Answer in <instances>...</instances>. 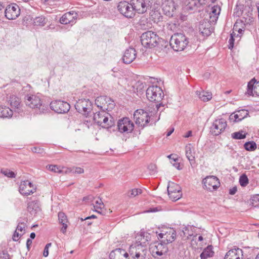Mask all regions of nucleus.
<instances>
[{
	"mask_svg": "<svg viewBox=\"0 0 259 259\" xmlns=\"http://www.w3.org/2000/svg\"><path fill=\"white\" fill-rule=\"evenodd\" d=\"M93 119L98 125L104 128H109L115 124L113 117L104 110L95 113Z\"/></svg>",
	"mask_w": 259,
	"mask_h": 259,
	"instance_id": "obj_1",
	"label": "nucleus"
},
{
	"mask_svg": "<svg viewBox=\"0 0 259 259\" xmlns=\"http://www.w3.org/2000/svg\"><path fill=\"white\" fill-rule=\"evenodd\" d=\"M26 104L31 108L36 110L37 114L45 113L48 109L47 106L42 104V101L39 97L34 95H27L25 98Z\"/></svg>",
	"mask_w": 259,
	"mask_h": 259,
	"instance_id": "obj_2",
	"label": "nucleus"
},
{
	"mask_svg": "<svg viewBox=\"0 0 259 259\" xmlns=\"http://www.w3.org/2000/svg\"><path fill=\"white\" fill-rule=\"evenodd\" d=\"M134 118L136 124L142 127L146 126L150 121H151V122H156L159 119V117L157 120L155 119L154 115L152 114L150 115L147 112L143 109L137 110L134 112Z\"/></svg>",
	"mask_w": 259,
	"mask_h": 259,
	"instance_id": "obj_3",
	"label": "nucleus"
},
{
	"mask_svg": "<svg viewBox=\"0 0 259 259\" xmlns=\"http://www.w3.org/2000/svg\"><path fill=\"white\" fill-rule=\"evenodd\" d=\"M169 43L173 50L178 52L183 51L187 46L189 41L184 34L178 33L171 36Z\"/></svg>",
	"mask_w": 259,
	"mask_h": 259,
	"instance_id": "obj_4",
	"label": "nucleus"
},
{
	"mask_svg": "<svg viewBox=\"0 0 259 259\" xmlns=\"http://www.w3.org/2000/svg\"><path fill=\"white\" fill-rule=\"evenodd\" d=\"M159 39L157 34L152 31H147L141 36L142 46L146 48H152L156 47Z\"/></svg>",
	"mask_w": 259,
	"mask_h": 259,
	"instance_id": "obj_5",
	"label": "nucleus"
},
{
	"mask_svg": "<svg viewBox=\"0 0 259 259\" xmlns=\"http://www.w3.org/2000/svg\"><path fill=\"white\" fill-rule=\"evenodd\" d=\"M128 251L130 255L135 259H144L147 252V247L135 242L130 246Z\"/></svg>",
	"mask_w": 259,
	"mask_h": 259,
	"instance_id": "obj_6",
	"label": "nucleus"
},
{
	"mask_svg": "<svg viewBox=\"0 0 259 259\" xmlns=\"http://www.w3.org/2000/svg\"><path fill=\"white\" fill-rule=\"evenodd\" d=\"M146 97L151 102H159L164 97L163 91L157 85H151L146 90Z\"/></svg>",
	"mask_w": 259,
	"mask_h": 259,
	"instance_id": "obj_7",
	"label": "nucleus"
},
{
	"mask_svg": "<svg viewBox=\"0 0 259 259\" xmlns=\"http://www.w3.org/2000/svg\"><path fill=\"white\" fill-rule=\"evenodd\" d=\"M117 9L120 13L126 18H132L135 16L132 3L126 1L119 2L117 6Z\"/></svg>",
	"mask_w": 259,
	"mask_h": 259,
	"instance_id": "obj_8",
	"label": "nucleus"
},
{
	"mask_svg": "<svg viewBox=\"0 0 259 259\" xmlns=\"http://www.w3.org/2000/svg\"><path fill=\"white\" fill-rule=\"evenodd\" d=\"M76 110L84 115H88L92 109V104L89 99H79L75 104Z\"/></svg>",
	"mask_w": 259,
	"mask_h": 259,
	"instance_id": "obj_9",
	"label": "nucleus"
},
{
	"mask_svg": "<svg viewBox=\"0 0 259 259\" xmlns=\"http://www.w3.org/2000/svg\"><path fill=\"white\" fill-rule=\"evenodd\" d=\"M167 192L169 198L174 201L179 200L182 196L181 187L174 182L168 183Z\"/></svg>",
	"mask_w": 259,
	"mask_h": 259,
	"instance_id": "obj_10",
	"label": "nucleus"
},
{
	"mask_svg": "<svg viewBox=\"0 0 259 259\" xmlns=\"http://www.w3.org/2000/svg\"><path fill=\"white\" fill-rule=\"evenodd\" d=\"M50 108L58 113H65L69 111L70 106L69 103L61 100H56L51 102Z\"/></svg>",
	"mask_w": 259,
	"mask_h": 259,
	"instance_id": "obj_11",
	"label": "nucleus"
},
{
	"mask_svg": "<svg viewBox=\"0 0 259 259\" xmlns=\"http://www.w3.org/2000/svg\"><path fill=\"white\" fill-rule=\"evenodd\" d=\"M118 131L121 133H130L134 130V123L128 117H123L117 122Z\"/></svg>",
	"mask_w": 259,
	"mask_h": 259,
	"instance_id": "obj_12",
	"label": "nucleus"
},
{
	"mask_svg": "<svg viewBox=\"0 0 259 259\" xmlns=\"http://www.w3.org/2000/svg\"><path fill=\"white\" fill-rule=\"evenodd\" d=\"M227 126V121L225 119H217L210 127V132L214 136H218L225 131Z\"/></svg>",
	"mask_w": 259,
	"mask_h": 259,
	"instance_id": "obj_13",
	"label": "nucleus"
},
{
	"mask_svg": "<svg viewBox=\"0 0 259 259\" xmlns=\"http://www.w3.org/2000/svg\"><path fill=\"white\" fill-rule=\"evenodd\" d=\"M150 249L153 256L154 257L161 256L166 253L168 251L166 245L161 242H155L152 244Z\"/></svg>",
	"mask_w": 259,
	"mask_h": 259,
	"instance_id": "obj_14",
	"label": "nucleus"
},
{
	"mask_svg": "<svg viewBox=\"0 0 259 259\" xmlns=\"http://www.w3.org/2000/svg\"><path fill=\"white\" fill-rule=\"evenodd\" d=\"M177 233L172 229H169L166 232L159 233L157 237L160 241L167 245L172 242L176 239Z\"/></svg>",
	"mask_w": 259,
	"mask_h": 259,
	"instance_id": "obj_15",
	"label": "nucleus"
},
{
	"mask_svg": "<svg viewBox=\"0 0 259 259\" xmlns=\"http://www.w3.org/2000/svg\"><path fill=\"white\" fill-rule=\"evenodd\" d=\"M95 103L98 107L104 110L109 108H112L114 106V101L110 98L105 96L97 97L95 100Z\"/></svg>",
	"mask_w": 259,
	"mask_h": 259,
	"instance_id": "obj_16",
	"label": "nucleus"
},
{
	"mask_svg": "<svg viewBox=\"0 0 259 259\" xmlns=\"http://www.w3.org/2000/svg\"><path fill=\"white\" fill-rule=\"evenodd\" d=\"M204 186L209 191L217 189L220 185L218 178L213 176L206 177L202 181Z\"/></svg>",
	"mask_w": 259,
	"mask_h": 259,
	"instance_id": "obj_17",
	"label": "nucleus"
},
{
	"mask_svg": "<svg viewBox=\"0 0 259 259\" xmlns=\"http://www.w3.org/2000/svg\"><path fill=\"white\" fill-rule=\"evenodd\" d=\"M19 191L23 195L28 196L34 193L36 191V188L31 182L28 180H26L21 182Z\"/></svg>",
	"mask_w": 259,
	"mask_h": 259,
	"instance_id": "obj_18",
	"label": "nucleus"
},
{
	"mask_svg": "<svg viewBox=\"0 0 259 259\" xmlns=\"http://www.w3.org/2000/svg\"><path fill=\"white\" fill-rule=\"evenodd\" d=\"M5 17L9 20L16 19L20 14V10L18 5H8L5 11Z\"/></svg>",
	"mask_w": 259,
	"mask_h": 259,
	"instance_id": "obj_19",
	"label": "nucleus"
},
{
	"mask_svg": "<svg viewBox=\"0 0 259 259\" xmlns=\"http://www.w3.org/2000/svg\"><path fill=\"white\" fill-rule=\"evenodd\" d=\"M163 12L165 15L172 17L176 10V5L172 0H165L161 5Z\"/></svg>",
	"mask_w": 259,
	"mask_h": 259,
	"instance_id": "obj_20",
	"label": "nucleus"
},
{
	"mask_svg": "<svg viewBox=\"0 0 259 259\" xmlns=\"http://www.w3.org/2000/svg\"><path fill=\"white\" fill-rule=\"evenodd\" d=\"M9 102L13 112L19 114L23 112V105L21 104V101L19 98L15 95H12L10 97Z\"/></svg>",
	"mask_w": 259,
	"mask_h": 259,
	"instance_id": "obj_21",
	"label": "nucleus"
},
{
	"mask_svg": "<svg viewBox=\"0 0 259 259\" xmlns=\"http://www.w3.org/2000/svg\"><path fill=\"white\" fill-rule=\"evenodd\" d=\"M135 14H144L147 11V6L145 0H131Z\"/></svg>",
	"mask_w": 259,
	"mask_h": 259,
	"instance_id": "obj_22",
	"label": "nucleus"
},
{
	"mask_svg": "<svg viewBox=\"0 0 259 259\" xmlns=\"http://www.w3.org/2000/svg\"><path fill=\"white\" fill-rule=\"evenodd\" d=\"M198 29L200 33L206 36L210 35L213 30L210 23L205 19L200 21Z\"/></svg>",
	"mask_w": 259,
	"mask_h": 259,
	"instance_id": "obj_23",
	"label": "nucleus"
},
{
	"mask_svg": "<svg viewBox=\"0 0 259 259\" xmlns=\"http://www.w3.org/2000/svg\"><path fill=\"white\" fill-rule=\"evenodd\" d=\"M137 53L135 49L133 48H129L124 52L122 57V60L125 64L131 63L136 58Z\"/></svg>",
	"mask_w": 259,
	"mask_h": 259,
	"instance_id": "obj_24",
	"label": "nucleus"
},
{
	"mask_svg": "<svg viewBox=\"0 0 259 259\" xmlns=\"http://www.w3.org/2000/svg\"><path fill=\"white\" fill-rule=\"evenodd\" d=\"M110 259H129L128 253L124 249L116 248L110 253Z\"/></svg>",
	"mask_w": 259,
	"mask_h": 259,
	"instance_id": "obj_25",
	"label": "nucleus"
},
{
	"mask_svg": "<svg viewBox=\"0 0 259 259\" xmlns=\"http://www.w3.org/2000/svg\"><path fill=\"white\" fill-rule=\"evenodd\" d=\"M243 251L238 247H235L228 251L224 259H242Z\"/></svg>",
	"mask_w": 259,
	"mask_h": 259,
	"instance_id": "obj_26",
	"label": "nucleus"
},
{
	"mask_svg": "<svg viewBox=\"0 0 259 259\" xmlns=\"http://www.w3.org/2000/svg\"><path fill=\"white\" fill-rule=\"evenodd\" d=\"M136 243L147 247L148 241L150 240V234L147 232H141L136 237Z\"/></svg>",
	"mask_w": 259,
	"mask_h": 259,
	"instance_id": "obj_27",
	"label": "nucleus"
},
{
	"mask_svg": "<svg viewBox=\"0 0 259 259\" xmlns=\"http://www.w3.org/2000/svg\"><path fill=\"white\" fill-rule=\"evenodd\" d=\"M74 12H69L64 14L60 19V22L63 24H67L73 22V20L77 17V14L75 13L73 16Z\"/></svg>",
	"mask_w": 259,
	"mask_h": 259,
	"instance_id": "obj_28",
	"label": "nucleus"
},
{
	"mask_svg": "<svg viewBox=\"0 0 259 259\" xmlns=\"http://www.w3.org/2000/svg\"><path fill=\"white\" fill-rule=\"evenodd\" d=\"M59 223L60 224L62 225L61 231L63 233H65L66 232L68 225V219L66 215L63 212H59L58 214Z\"/></svg>",
	"mask_w": 259,
	"mask_h": 259,
	"instance_id": "obj_29",
	"label": "nucleus"
},
{
	"mask_svg": "<svg viewBox=\"0 0 259 259\" xmlns=\"http://www.w3.org/2000/svg\"><path fill=\"white\" fill-rule=\"evenodd\" d=\"M27 210L32 215H35L40 211L38 201H32L29 202L28 203Z\"/></svg>",
	"mask_w": 259,
	"mask_h": 259,
	"instance_id": "obj_30",
	"label": "nucleus"
},
{
	"mask_svg": "<svg viewBox=\"0 0 259 259\" xmlns=\"http://www.w3.org/2000/svg\"><path fill=\"white\" fill-rule=\"evenodd\" d=\"M13 110L6 106H0V117L10 118L12 116Z\"/></svg>",
	"mask_w": 259,
	"mask_h": 259,
	"instance_id": "obj_31",
	"label": "nucleus"
},
{
	"mask_svg": "<svg viewBox=\"0 0 259 259\" xmlns=\"http://www.w3.org/2000/svg\"><path fill=\"white\" fill-rule=\"evenodd\" d=\"M196 94L198 96L199 98L203 102L209 101L212 98V94L210 92L202 91H197Z\"/></svg>",
	"mask_w": 259,
	"mask_h": 259,
	"instance_id": "obj_32",
	"label": "nucleus"
},
{
	"mask_svg": "<svg viewBox=\"0 0 259 259\" xmlns=\"http://www.w3.org/2000/svg\"><path fill=\"white\" fill-rule=\"evenodd\" d=\"M186 156L191 163L194 162L195 156L193 147L191 144L187 145L185 147Z\"/></svg>",
	"mask_w": 259,
	"mask_h": 259,
	"instance_id": "obj_33",
	"label": "nucleus"
},
{
	"mask_svg": "<svg viewBox=\"0 0 259 259\" xmlns=\"http://www.w3.org/2000/svg\"><path fill=\"white\" fill-rule=\"evenodd\" d=\"M195 230V227L193 226L188 225L185 227L183 229L184 236L186 237L187 239H190V237L194 235Z\"/></svg>",
	"mask_w": 259,
	"mask_h": 259,
	"instance_id": "obj_34",
	"label": "nucleus"
},
{
	"mask_svg": "<svg viewBox=\"0 0 259 259\" xmlns=\"http://www.w3.org/2000/svg\"><path fill=\"white\" fill-rule=\"evenodd\" d=\"M213 253L212 246L211 245L208 246L201 253L200 257L201 259H206L208 257L212 256Z\"/></svg>",
	"mask_w": 259,
	"mask_h": 259,
	"instance_id": "obj_35",
	"label": "nucleus"
},
{
	"mask_svg": "<svg viewBox=\"0 0 259 259\" xmlns=\"http://www.w3.org/2000/svg\"><path fill=\"white\" fill-rule=\"evenodd\" d=\"M247 115L248 112L247 110H241L238 111L234 116L235 120L237 122L241 121L242 119L246 117Z\"/></svg>",
	"mask_w": 259,
	"mask_h": 259,
	"instance_id": "obj_36",
	"label": "nucleus"
},
{
	"mask_svg": "<svg viewBox=\"0 0 259 259\" xmlns=\"http://www.w3.org/2000/svg\"><path fill=\"white\" fill-rule=\"evenodd\" d=\"M47 20L44 16H41L35 17L33 20V25L35 26H44L47 23Z\"/></svg>",
	"mask_w": 259,
	"mask_h": 259,
	"instance_id": "obj_37",
	"label": "nucleus"
},
{
	"mask_svg": "<svg viewBox=\"0 0 259 259\" xmlns=\"http://www.w3.org/2000/svg\"><path fill=\"white\" fill-rule=\"evenodd\" d=\"M235 38H239V39H238V40H239L241 38V35H239V34L236 35V33L234 31H233V32L231 33L230 34V38H229V41H228V42H229L228 48L229 49L232 50L233 49V48L234 46V41H235Z\"/></svg>",
	"mask_w": 259,
	"mask_h": 259,
	"instance_id": "obj_38",
	"label": "nucleus"
},
{
	"mask_svg": "<svg viewBox=\"0 0 259 259\" xmlns=\"http://www.w3.org/2000/svg\"><path fill=\"white\" fill-rule=\"evenodd\" d=\"M244 147L247 151H254L256 149V144L253 141H250L246 142L244 144Z\"/></svg>",
	"mask_w": 259,
	"mask_h": 259,
	"instance_id": "obj_39",
	"label": "nucleus"
},
{
	"mask_svg": "<svg viewBox=\"0 0 259 259\" xmlns=\"http://www.w3.org/2000/svg\"><path fill=\"white\" fill-rule=\"evenodd\" d=\"M246 133L243 131L235 132L231 134V137L234 139H243L246 138Z\"/></svg>",
	"mask_w": 259,
	"mask_h": 259,
	"instance_id": "obj_40",
	"label": "nucleus"
},
{
	"mask_svg": "<svg viewBox=\"0 0 259 259\" xmlns=\"http://www.w3.org/2000/svg\"><path fill=\"white\" fill-rule=\"evenodd\" d=\"M257 81L255 79V78H252L250 81H249L247 84V93L249 95H252V91L254 87V84L255 83L256 84V82Z\"/></svg>",
	"mask_w": 259,
	"mask_h": 259,
	"instance_id": "obj_41",
	"label": "nucleus"
},
{
	"mask_svg": "<svg viewBox=\"0 0 259 259\" xmlns=\"http://www.w3.org/2000/svg\"><path fill=\"white\" fill-rule=\"evenodd\" d=\"M144 83L140 81H138L134 85V88L136 89L137 93H143L144 90Z\"/></svg>",
	"mask_w": 259,
	"mask_h": 259,
	"instance_id": "obj_42",
	"label": "nucleus"
},
{
	"mask_svg": "<svg viewBox=\"0 0 259 259\" xmlns=\"http://www.w3.org/2000/svg\"><path fill=\"white\" fill-rule=\"evenodd\" d=\"M248 179L245 174L242 175L239 178V183L242 187H245L248 184Z\"/></svg>",
	"mask_w": 259,
	"mask_h": 259,
	"instance_id": "obj_43",
	"label": "nucleus"
},
{
	"mask_svg": "<svg viewBox=\"0 0 259 259\" xmlns=\"http://www.w3.org/2000/svg\"><path fill=\"white\" fill-rule=\"evenodd\" d=\"M1 172L4 174L5 176L9 177V178H15L16 175L15 174V173L12 171H11L9 169H2L1 170Z\"/></svg>",
	"mask_w": 259,
	"mask_h": 259,
	"instance_id": "obj_44",
	"label": "nucleus"
},
{
	"mask_svg": "<svg viewBox=\"0 0 259 259\" xmlns=\"http://www.w3.org/2000/svg\"><path fill=\"white\" fill-rule=\"evenodd\" d=\"M47 167L49 170L55 172L60 173L62 171L60 167L56 165H49Z\"/></svg>",
	"mask_w": 259,
	"mask_h": 259,
	"instance_id": "obj_45",
	"label": "nucleus"
},
{
	"mask_svg": "<svg viewBox=\"0 0 259 259\" xmlns=\"http://www.w3.org/2000/svg\"><path fill=\"white\" fill-rule=\"evenodd\" d=\"M251 202L253 206H259V194L254 195L251 199Z\"/></svg>",
	"mask_w": 259,
	"mask_h": 259,
	"instance_id": "obj_46",
	"label": "nucleus"
},
{
	"mask_svg": "<svg viewBox=\"0 0 259 259\" xmlns=\"http://www.w3.org/2000/svg\"><path fill=\"white\" fill-rule=\"evenodd\" d=\"M221 12V8L218 5H215L211 8V11L210 14L219 16Z\"/></svg>",
	"mask_w": 259,
	"mask_h": 259,
	"instance_id": "obj_47",
	"label": "nucleus"
},
{
	"mask_svg": "<svg viewBox=\"0 0 259 259\" xmlns=\"http://www.w3.org/2000/svg\"><path fill=\"white\" fill-rule=\"evenodd\" d=\"M219 16H215V15L214 14H209V19L207 22H209L210 23V25L212 26V25H214L217 21L218 19Z\"/></svg>",
	"mask_w": 259,
	"mask_h": 259,
	"instance_id": "obj_48",
	"label": "nucleus"
},
{
	"mask_svg": "<svg viewBox=\"0 0 259 259\" xmlns=\"http://www.w3.org/2000/svg\"><path fill=\"white\" fill-rule=\"evenodd\" d=\"M142 190L140 189H133L130 192V197H135L139 194H141Z\"/></svg>",
	"mask_w": 259,
	"mask_h": 259,
	"instance_id": "obj_49",
	"label": "nucleus"
},
{
	"mask_svg": "<svg viewBox=\"0 0 259 259\" xmlns=\"http://www.w3.org/2000/svg\"><path fill=\"white\" fill-rule=\"evenodd\" d=\"M104 207V205L101 199L96 201V204L94 205V208H103Z\"/></svg>",
	"mask_w": 259,
	"mask_h": 259,
	"instance_id": "obj_50",
	"label": "nucleus"
},
{
	"mask_svg": "<svg viewBox=\"0 0 259 259\" xmlns=\"http://www.w3.org/2000/svg\"><path fill=\"white\" fill-rule=\"evenodd\" d=\"M25 227V224L24 223L21 222L20 221H18V224L17 227V229L16 230L19 231L20 232H24V228Z\"/></svg>",
	"mask_w": 259,
	"mask_h": 259,
	"instance_id": "obj_51",
	"label": "nucleus"
},
{
	"mask_svg": "<svg viewBox=\"0 0 259 259\" xmlns=\"http://www.w3.org/2000/svg\"><path fill=\"white\" fill-rule=\"evenodd\" d=\"M178 160L177 158L172 157V159L170 161L171 163L178 169H180V163L178 162L177 161Z\"/></svg>",
	"mask_w": 259,
	"mask_h": 259,
	"instance_id": "obj_52",
	"label": "nucleus"
},
{
	"mask_svg": "<svg viewBox=\"0 0 259 259\" xmlns=\"http://www.w3.org/2000/svg\"><path fill=\"white\" fill-rule=\"evenodd\" d=\"M24 234V232H23L22 234H19L17 232V230H15L13 236V240L14 241H17L19 240V236H22Z\"/></svg>",
	"mask_w": 259,
	"mask_h": 259,
	"instance_id": "obj_53",
	"label": "nucleus"
},
{
	"mask_svg": "<svg viewBox=\"0 0 259 259\" xmlns=\"http://www.w3.org/2000/svg\"><path fill=\"white\" fill-rule=\"evenodd\" d=\"M217 0H198V3L202 5H209L210 3H214Z\"/></svg>",
	"mask_w": 259,
	"mask_h": 259,
	"instance_id": "obj_54",
	"label": "nucleus"
},
{
	"mask_svg": "<svg viewBox=\"0 0 259 259\" xmlns=\"http://www.w3.org/2000/svg\"><path fill=\"white\" fill-rule=\"evenodd\" d=\"M10 255L6 251H3L1 256L0 259H9Z\"/></svg>",
	"mask_w": 259,
	"mask_h": 259,
	"instance_id": "obj_55",
	"label": "nucleus"
},
{
	"mask_svg": "<svg viewBox=\"0 0 259 259\" xmlns=\"http://www.w3.org/2000/svg\"><path fill=\"white\" fill-rule=\"evenodd\" d=\"M31 150L34 153H41L43 152V149L39 148V147H34L31 148Z\"/></svg>",
	"mask_w": 259,
	"mask_h": 259,
	"instance_id": "obj_56",
	"label": "nucleus"
},
{
	"mask_svg": "<svg viewBox=\"0 0 259 259\" xmlns=\"http://www.w3.org/2000/svg\"><path fill=\"white\" fill-rule=\"evenodd\" d=\"M74 172L78 174H81L84 172V169L80 167H76L74 169Z\"/></svg>",
	"mask_w": 259,
	"mask_h": 259,
	"instance_id": "obj_57",
	"label": "nucleus"
},
{
	"mask_svg": "<svg viewBox=\"0 0 259 259\" xmlns=\"http://www.w3.org/2000/svg\"><path fill=\"white\" fill-rule=\"evenodd\" d=\"M237 191V188L236 186L233 187V188L230 189L229 190V194L231 195H234L236 192Z\"/></svg>",
	"mask_w": 259,
	"mask_h": 259,
	"instance_id": "obj_58",
	"label": "nucleus"
},
{
	"mask_svg": "<svg viewBox=\"0 0 259 259\" xmlns=\"http://www.w3.org/2000/svg\"><path fill=\"white\" fill-rule=\"evenodd\" d=\"M32 240L30 238L27 239L26 241V246L28 250H30V246L32 244Z\"/></svg>",
	"mask_w": 259,
	"mask_h": 259,
	"instance_id": "obj_59",
	"label": "nucleus"
},
{
	"mask_svg": "<svg viewBox=\"0 0 259 259\" xmlns=\"http://www.w3.org/2000/svg\"><path fill=\"white\" fill-rule=\"evenodd\" d=\"M189 4L190 5V6H188V8L190 10L193 9V6H196V1L195 0H189Z\"/></svg>",
	"mask_w": 259,
	"mask_h": 259,
	"instance_id": "obj_60",
	"label": "nucleus"
},
{
	"mask_svg": "<svg viewBox=\"0 0 259 259\" xmlns=\"http://www.w3.org/2000/svg\"><path fill=\"white\" fill-rule=\"evenodd\" d=\"M48 255H49V249L47 247H45L44 250V253H43V255L45 257H47L48 256Z\"/></svg>",
	"mask_w": 259,
	"mask_h": 259,
	"instance_id": "obj_61",
	"label": "nucleus"
},
{
	"mask_svg": "<svg viewBox=\"0 0 259 259\" xmlns=\"http://www.w3.org/2000/svg\"><path fill=\"white\" fill-rule=\"evenodd\" d=\"M237 25H234V28H233V30H235V31H237L239 33V35H240V34L242 33V32L243 31L242 29H241V28H239L238 29H237Z\"/></svg>",
	"mask_w": 259,
	"mask_h": 259,
	"instance_id": "obj_62",
	"label": "nucleus"
},
{
	"mask_svg": "<svg viewBox=\"0 0 259 259\" xmlns=\"http://www.w3.org/2000/svg\"><path fill=\"white\" fill-rule=\"evenodd\" d=\"M192 136V131H189L185 135V138H189Z\"/></svg>",
	"mask_w": 259,
	"mask_h": 259,
	"instance_id": "obj_63",
	"label": "nucleus"
},
{
	"mask_svg": "<svg viewBox=\"0 0 259 259\" xmlns=\"http://www.w3.org/2000/svg\"><path fill=\"white\" fill-rule=\"evenodd\" d=\"M35 236H36V235H35V233H34V232L31 233L30 234V239H34V238H35Z\"/></svg>",
	"mask_w": 259,
	"mask_h": 259,
	"instance_id": "obj_64",
	"label": "nucleus"
}]
</instances>
